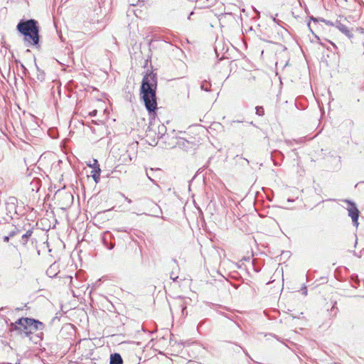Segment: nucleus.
<instances>
[{"instance_id":"nucleus-1","label":"nucleus","mask_w":364,"mask_h":364,"mask_svg":"<svg viewBox=\"0 0 364 364\" xmlns=\"http://www.w3.org/2000/svg\"><path fill=\"white\" fill-rule=\"evenodd\" d=\"M156 87L157 79L155 74L151 73L144 76L140 88V95L146 109L149 114L153 116L157 109Z\"/></svg>"},{"instance_id":"nucleus-2","label":"nucleus","mask_w":364,"mask_h":364,"mask_svg":"<svg viewBox=\"0 0 364 364\" xmlns=\"http://www.w3.org/2000/svg\"><path fill=\"white\" fill-rule=\"evenodd\" d=\"M44 327L45 325L38 320L23 317L10 324L11 331H17L18 333L25 337H28L38 331L43 330Z\"/></svg>"},{"instance_id":"nucleus-3","label":"nucleus","mask_w":364,"mask_h":364,"mask_svg":"<svg viewBox=\"0 0 364 364\" xmlns=\"http://www.w3.org/2000/svg\"><path fill=\"white\" fill-rule=\"evenodd\" d=\"M17 30L24 36L25 41L33 46L39 42V27L34 19L21 21L17 25Z\"/></svg>"},{"instance_id":"nucleus-4","label":"nucleus","mask_w":364,"mask_h":364,"mask_svg":"<svg viewBox=\"0 0 364 364\" xmlns=\"http://www.w3.org/2000/svg\"><path fill=\"white\" fill-rule=\"evenodd\" d=\"M346 203H348V206L346 208L348 212V216H350L352 219V222L355 227L358 225V217H359V210L355 205V203L346 200Z\"/></svg>"},{"instance_id":"nucleus-5","label":"nucleus","mask_w":364,"mask_h":364,"mask_svg":"<svg viewBox=\"0 0 364 364\" xmlns=\"http://www.w3.org/2000/svg\"><path fill=\"white\" fill-rule=\"evenodd\" d=\"M343 21H347L346 18L340 16L339 19H337L335 21V27L349 38H353V34L352 33L351 30H350L347 25L343 22Z\"/></svg>"},{"instance_id":"nucleus-6","label":"nucleus","mask_w":364,"mask_h":364,"mask_svg":"<svg viewBox=\"0 0 364 364\" xmlns=\"http://www.w3.org/2000/svg\"><path fill=\"white\" fill-rule=\"evenodd\" d=\"M94 166L95 169H93L91 172V176L96 183H97L100 181V172L101 169L100 168V165L98 164V161L97 159H94Z\"/></svg>"},{"instance_id":"nucleus-7","label":"nucleus","mask_w":364,"mask_h":364,"mask_svg":"<svg viewBox=\"0 0 364 364\" xmlns=\"http://www.w3.org/2000/svg\"><path fill=\"white\" fill-rule=\"evenodd\" d=\"M59 272L58 265L55 263H53L51 264L49 268L47 269V274L50 277H53L57 275V274Z\"/></svg>"},{"instance_id":"nucleus-8","label":"nucleus","mask_w":364,"mask_h":364,"mask_svg":"<svg viewBox=\"0 0 364 364\" xmlns=\"http://www.w3.org/2000/svg\"><path fill=\"white\" fill-rule=\"evenodd\" d=\"M123 360L119 353H114L110 357V364H122Z\"/></svg>"},{"instance_id":"nucleus-9","label":"nucleus","mask_w":364,"mask_h":364,"mask_svg":"<svg viewBox=\"0 0 364 364\" xmlns=\"http://www.w3.org/2000/svg\"><path fill=\"white\" fill-rule=\"evenodd\" d=\"M210 87H211V84L210 82H208L207 80H204L201 82V85H200L201 90L205 91V92H209V91H210Z\"/></svg>"},{"instance_id":"nucleus-10","label":"nucleus","mask_w":364,"mask_h":364,"mask_svg":"<svg viewBox=\"0 0 364 364\" xmlns=\"http://www.w3.org/2000/svg\"><path fill=\"white\" fill-rule=\"evenodd\" d=\"M32 232L31 230H28L25 234L21 236V243L23 245H26L28 242V238L31 236Z\"/></svg>"},{"instance_id":"nucleus-11","label":"nucleus","mask_w":364,"mask_h":364,"mask_svg":"<svg viewBox=\"0 0 364 364\" xmlns=\"http://www.w3.org/2000/svg\"><path fill=\"white\" fill-rule=\"evenodd\" d=\"M255 109H256V114L257 115H259V116L264 115V109L262 107L257 106L255 107Z\"/></svg>"},{"instance_id":"nucleus-12","label":"nucleus","mask_w":364,"mask_h":364,"mask_svg":"<svg viewBox=\"0 0 364 364\" xmlns=\"http://www.w3.org/2000/svg\"><path fill=\"white\" fill-rule=\"evenodd\" d=\"M323 22L328 25V26H334L335 27V21H328V20H323Z\"/></svg>"},{"instance_id":"nucleus-13","label":"nucleus","mask_w":364,"mask_h":364,"mask_svg":"<svg viewBox=\"0 0 364 364\" xmlns=\"http://www.w3.org/2000/svg\"><path fill=\"white\" fill-rule=\"evenodd\" d=\"M170 278L173 281H176L178 276H176L173 272H171L170 274Z\"/></svg>"},{"instance_id":"nucleus-14","label":"nucleus","mask_w":364,"mask_h":364,"mask_svg":"<svg viewBox=\"0 0 364 364\" xmlns=\"http://www.w3.org/2000/svg\"><path fill=\"white\" fill-rule=\"evenodd\" d=\"M87 166L91 167V168H92L93 169H95V166H94V159L92 160V161H90L89 163H87Z\"/></svg>"},{"instance_id":"nucleus-15","label":"nucleus","mask_w":364,"mask_h":364,"mask_svg":"<svg viewBox=\"0 0 364 364\" xmlns=\"http://www.w3.org/2000/svg\"><path fill=\"white\" fill-rule=\"evenodd\" d=\"M22 264V261L20 259L15 265L16 268H20Z\"/></svg>"},{"instance_id":"nucleus-16","label":"nucleus","mask_w":364,"mask_h":364,"mask_svg":"<svg viewBox=\"0 0 364 364\" xmlns=\"http://www.w3.org/2000/svg\"><path fill=\"white\" fill-rule=\"evenodd\" d=\"M9 237H9V235H7V236H4V237H3V240H4V242H9Z\"/></svg>"},{"instance_id":"nucleus-17","label":"nucleus","mask_w":364,"mask_h":364,"mask_svg":"<svg viewBox=\"0 0 364 364\" xmlns=\"http://www.w3.org/2000/svg\"><path fill=\"white\" fill-rule=\"evenodd\" d=\"M97 110H93L90 113V115L92 117H94L97 114Z\"/></svg>"},{"instance_id":"nucleus-18","label":"nucleus","mask_w":364,"mask_h":364,"mask_svg":"<svg viewBox=\"0 0 364 364\" xmlns=\"http://www.w3.org/2000/svg\"><path fill=\"white\" fill-rule=\"evenodd\" d=\"M16 232L15 230H13V231H11V232L9 233V236L10 237H13L14 235H15V234H16Z\"/></svg>"},{"instance_id":"nucleus-19","label":"nucleus","mask_w":364,"mask_h":364,"mask_svg":"<svg viewBox=\"0 0 364 364\" xmlns=\"http://www.w3.org/2000/svg\"><path fill=\"white\" fill-rule=\"evenodd\" d=\"M114 244H111L109 247L107 246V247L109 249V250H112L114 248Z\"/></svg>"},{"instance_id":"nucleus-20","label":"nucleus","mask_w":364,"mask_h":364,"mask_svg":"<svg viewBox=\"0 0 364 364\" xmlns=\"http://www.w3.org/2000/svg\"><path fill=\"white\" fill-rule=\"evenodd\" d=\"M181 307H182V313L184 314V311L186 307L185 306H183V304L181 305Z\"/></svg>"},{"instance_id":"nucleus-21","label":"nucleus","mask_w":364,"mask_h":364,"mask_svg":"<svg viewBox=\"0 0 364 364\" xmlns=\"http://www.w3.org/2000/svg\"><path fill=\"white\" fill-rule=\"evenodd\" d=\"M125 200L129 203H132V200L128 198H126Z\"/></svg>"},{"instance_id":"nucleus-22","label":"nucleus","mask_w":364,"mask_h":364,"mask_svg":"<svg viewBox=\"0 0 364 364\" xmlns=\"http://www.w3.org/2000/svg\"><path fill=\"white\" fill-rule=\"evenodd\" d=\"M271 18H272V20L274 21V22H277V19L275 17H273V16H271Z\"/></svg>"},{"instance_id":"nucleus-23","label":"nucleus","mask_w":364,"mask_h":364,"mask_svg":"<svg viewBox=\"0 0 364 364\" xmlns=\"http://www.w3.org/2000/svg\"><path fill=\"white\" fill-rule=\"evenodd\" d=\"M146 176H148V178H149L151 181H153V180L151 178V177L149 176V173H146Z\"/></svg>"},{"instance_id":"nucleus-24","label":"nucleus","mask_w":364,"mask_h":364,"mask_svg":"<svg viewBox=\"0 0 364 364\" xmlns=\"http://www.w3.org/2000/svg\"><path fill=\"white\" fill-rule=\"evenodd\" d=\"M21 67L23 68V70H26V68H25V66L23 64L21 65Z\"/></svg>"},{"instance_id":"nucleus-25","label":"nucleus","mask_w":364,"mask_h":364,"mask_svg":"<svg viewBox=\"0 0 364 364\" xmlns=\"http://www.w3.org/2000/svg\"><path fill=\"white\" fill-rule=\"evenodd\" d=\"M130 5L135 6V4H134V3H130Z\"/></svg>"}]
</instances>
